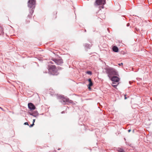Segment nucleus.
<instances>
[{
    "instance_id": "1",
    "label": "nucleus",
    "mask_w": 152,
    "mask_h": 152,
    "mask_svg": "<svg viewBox=\"0 0 152 152\" xmlns=\"http://www.w3.org/2000/svg\"><path fill=\"white\" fill-rule=\"evenodd\" d=\"M105 72L107 74L108 76L110 78L113 75H118V72L114 68L107 67L105 68Z\"/></svg>"
},
{
    "instance_id": "2",
    "label": "nucleus",
    "mask_w": 152,
    "mask_h": 152,
    "mask_svg": "<svg viewBox=\"0 0 152 152\" xmlns=\"http://www.w3.org/2000/svg\"><path fill=\"white\" fill-rule=\"evenodd\" d=\"M48 71L49 74L53 75H57L58 73L57 69L54 65H49L48 66Z\"/></svg>"
},
{
    "instance_id": "3",
    "label": "nucleus",
    "mask_w": 152,
    "mask_h": 152,
    "mask_svg": "<svg viewBox=\"0 0 152 152\" xmlns=\"http://www.w3.org/2000/svg\"><path fill=\"white\" fill-rule=\"evenodd\" d=\"M57 98L58 99H60V102L63 104H65L66 102L72 103V102L71 100H69V98L66 97H64V96L61 95H58L57 96Z\"/></svg>"
},
{
    "instance_id": "4",
    "label": "nucleus",
    "mask_w": 152,
    "mask_h": 152,
    "mask_svg": "<svg viewBox=\"0 0 152 152\" xmlns=\"http://www.w3.org/2000/svg\"><path fill=\"white\" fill-rule=\"evenodd\" d=\"M35 0H29L28 2V7L32 10L30 11V13L32 15L34 12L33 9H34L35 6Z\"/></svg>"
},
{
    "instance_id": "5",
    "label": "nucleus",
    "mask_w": 152,
    "mask_h": 152,
    "mask_svg": "<svg viewBox=\"0 0 152 152\" xmlns=\"http://www.w3.org/2000/svg\"><path fill=\"white\" fill-rule=\"evenodd\" d=\"M106 0H96L95 3V5H104L106 4Z\"/></svg>"
},
{
    "instance_id": "6",
    "label": "nucleus",
    "mask_w": 152,
    "mask_h": 152,
    "mask_svg": "<svg viewBox=\"0 0 152 152\" xmlns=\"http://www.w3.org/2000/svg\"><path fill=\"white\" fill-rule=\"evenodd\" d=\"M110 78L113 81V84H115V83H118L119 80V78L117 76H114Z\"/></svg>"
},
{
    "instance_id": "7",
    "label": "nucleus",
    "mask_w": 152,
    "mask_h": 152,
    "mask_svg": "<svg viewBox=\"0 0 152 152\" xmlns=\"http://www.w3.org/2000/svg\"><path fill=\"white\" fill-rule=\"evenodd\" d=\"M53 61L57 64L61 65L63 63V60L61 58L54 59Z\"/></svg>"
},
{
    "instance_id": "8",
    "label": "nucleus",
    "mask_w": 152,
    "mask_h": 152,
    "mask_svg": "<svg viewBox=\"0 0 152 152\" xmlns=\"http://www.w3.org/2000/svg\"><path fill=\"white\" fill-rule=\"evenodd\" d=\"M28 108L30 110H34L36 109V107L34 104L31 103H29L28 104Z\"/></svg>"
},
{
    "instance_id": "9",
    "label": "nucleus",
    "mask_w": 152,
    "mask_h": 152,
    "mask_svg": "<svg viewBox=\"0 0 152 152\" xmlns=\"http://www.w3.org/2000/svg\"><path fill=\"white\" fill-rule=\"evenodd\" d=\"M30 114L34 117H37L38 116L39 113L37 111H35L32 113H29Z\"/></svg>"
},
{
    "instance_id": "10",
    "label": "nucleus",
    "mask_w": 152,
    "mask_h": 152,
    "mask_svg": "<svg viewBox=\"0 0 152 152\" xmlns=\"http://www.w3.org/2000/svg\"><path fill=\"white\" fill-rule=\"evenodd\" d=\"M113 51L115 52H117L118 51V49L117 47L114 46L113 48Z\"/></svg>"
},
{
    "instance_id": "11",
    "label": "nucleus",
    "mask_w": 152,
    "mask_h": 152,
    "mask_svg": "<svg viewBox=\"0 0 152 152\" xmlns=\"http://www.w3.org/2000/svg\"><path fill=\"white\" fill-rule=\"evenodd\" d=\"M88 81L89 82V84L88 86H91L93 85V84L91 81V79L90 78H89L88 79Z\"/></svg>"
},
{
    "instance_id": "12",
    "label": "nucleus",
    "mask_w": 152,
    "mask_h": 152,
    "mask_svg": "<svg viewBox=\"0 0 152 152\" xmlns=\"http://www.w3.org/2000/svg\"><path fill=\"white\" fill-rule=\"evenodd\" d=\"M115 84H113V83H112V85L115 88L117 86V85L118 84V83H115Z\"/></svg>"
},
{
    "instance_id": "13",
    "label": "nucleus",
    "mask_w": 152,
    "mask_h": 152,
    "mask_svg": "<svg viewBox=\"0 0 152 152\" xmlns=\"http://www.w3.org/2000/svg\"><path fill=\"white\" fill-rule=\"evenodd\" d=\"M85 46L87 48H89L91 47L90 45L86 44L85 45Z\"/></svg>"
},
{
    "instance_id": "14",
    "label": "nucleus",
    "mask_w": 152,
    "mask_h": 152,
    "mask_svg": "<svg viewBox=\"0 0 152 152\" xmlns=\"http://www.w3.org/2000/svg\"><path fill=\"white\" fill-rule=\"evenodd\" d=\"M118 151V152H124V150L121 148H119Z\"/></svg>"
},
{
    "instance_id": "15",
    "label": "nucleus",
    "mask_w": 152,
    "mask_h": 152,
    "mask_svg": "<svg viewBox=\"0 0 152 152\" xmlns=\"http://www.w3.org/2000/svg\"><path fill=\"white\" fill-rule=\"evenodd\" d=\"M86 74H88V75H91V74H92L91 72L90 71H87L86 72Z\"/></svg>"
},
{
    "instance_id": "16",
    "label": "nucleus",
    "mask_w": 152,
    "mask_h": 152,
    "mask_svg": "<svg viewBox=\"0 0 152 152\" xmlns=\"http://www.w3.org/2000/svg\"><path fill=\"white\" fill-rule=\"evenodd\" d=\"M34 124L33 123L30 126H29L30 127H31L34 125Z\"/></svg>"
},
{
    "instance_id": "17",
    "label": "nucleus",
    "mask_w": 152,
    "mask_h": 152,
    "mask_svg": "<svg viewBox=\"0 0 152 152\" xmlns=\"http://www.w3.org/2000/svg\"><path fill=\"white\" fill-rule=\"evenodd\" d=\"M24 124L25 125H28V122H25L24 123Z\"/></svg>"
},
{
    "instance_id": "18",
    "label": "nucleus",
    "mask_w": 152,
    "mask_h": 152,
    "mask_svg": "<svg viewBox=\"0 0 152 152\" xmlns=\"http://www.w3.org/2000/svg\"><path fill=\"white\" fill-rule=\"evenodd\" d=\"M123 64L122 63H121L118 64V65L119 66H121V65H122Z\"/></svg>"
},
{
    "instance_id": "19",
    "label": "nucleus",
    "mask_w": 152,
    "mask_h": 152,
    "mask_svg": "<svg viewBox=\"0 0 152 152\" xmlns=\"http://www.w3.org/2000/svg\"><path fill=\"white\" fill-rule=\"evenodd\" d=\"M130 25V24L129 23H128L127 24V26H129Z\"/></svg>"
},
{
    "instance_id": "20",
    "label": "nucleus",
    "mask_w": 152,
    "mask_h": 152,
    "mask_svg": "<svg viewBox=\"0 0 152 152\" xmlns=\"http://www.w3.org/2000/svg\"><path fill=\"white\" fill-rule=\"evenodd\" d=\"M35 121V119H34L33 120V123L34 124V123Z\"/></svg>"
},
{
    "instance_id": "21",
    "label": "nucleus",
    "mask_w": 152,
    "mask_h": 152,
    "mask_svg": "<svg viewBox=\"0 0 152 152\" xmlns=\"http://www.w3.org/2000/svg\"><path fill=\"white\" fill-rule=\"evenodd\" d=\"M91 86H88V88L89 89H91Z\"/></svg>"
},
{
    "instance_id": "22",
    "label": "nucleus",
    "mask_w": 152,
    "mask_h": 152,
    "mask_svg": "<svg viewBox=\"0 0 152 152\" xmlns=\"http://www.w3.org/2000/svg\"><path fill=\"white\" fill-rule=\"evenodd\" d=\"M101 7L103 9L104 8V6L103 5Z\"/></svg>"
},
{
    "instance_id": "23",
    "label": "nucleus",
    "mask_w": 152,
    "mask_h": 152,
    "mask_svg": "<svg viewBox=\"0 0 152 152\" xmlns=\"http://www.w3.org/2000/svg\"><path fill=\"white\" fill-rule=\"evenodd\" d=\"M131 131V129H129L128 130V132H130Z\"/></svg>"
},
{
    "instance_id": "24",
    "label": "nucleus",
    "mask_w": 152,
    "mask_h": 152,
    "mask_svg": "<svg viewBox=\"0 0 152 152\" xmlns=\"http://www.w3.org/2000/svg\"><path fill=\"white\" fill-rule=\"evenodd\" d=\"M125 99H126V98L125 96Z\"/></svg>"
}]
</instances>
